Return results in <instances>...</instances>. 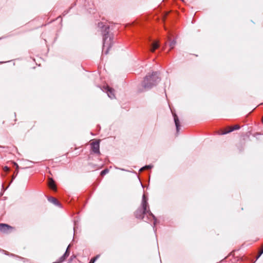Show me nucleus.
<instances>
[{
    "mask_svg": "<svg viewBox=\"0 0 263 263\" xmlns=\"http://www.w3.org/2000/svg\"><path fill=\"white\" fill-rule=\"evenodd\" d=\"M98 27L100 29V31H101L103 35V52H104L105 44L108 38L109 27L108 25H105L103 23L100 22L98 23Z\"/></svg>",
    "mask_w": 263,
    "mask_h": 263,
    "instance_id": "7ed1b4c3",
    "label": "nucleus"
},
{
    "mask_svg": "<svg viewBox=\"0 0 263 263\" xmlns=\"http://www.w3.org/2000/svg\"><path fill=\"white\" fill-rule=\"evenodd\" d=\"M160 81V78L157 72H153L151 74H147L141 84L142 88L139 91L142 92L152 88L157 85Z\"/></svg>",
    "mask_w": 263,
    "mask_h": 263,
    "instance_id": "f03ea898",
    "label": "nucleus"
},
{
    "mask_svg": "<svg viewBox=\"0 0 263 263\" xmlns=\"http://www.w3.org/2000/svg\"><path fill=\"white\" fill-rule=\"evenodd\" d=\"M48 186H49L50 188H51L53 191L57 190V186L55 184V182L53 180V179L51 178H49Z\"/></svg>",
    "mask_w": 263,
    "mask_h": 263,
    "instance_id": "6e6552de",
    "label": "nucleus"
},
{
    "mask_svg": "<svg viewBox=\"0 0 263 263\" xmlns=\"http://www.w3.org/2000/svg\"><path fill=\"white\" fill-rule=\"evenodd\" d=\"M3 170L5 172H7L9 171V168L7 166H5L3 168Z\"/></svg>",
    "mask_w": 263,
    "mask_h": 263,
    "instance_id": "6ab92c4d",
    "label": "nucleus"
},
{
    "mask_svg": "<svg viewBox=\"0 0 263 263\" xmlns=\"http://www.w3.org/2000/svg\"><path fill=\"white\" fill-rule=\"evenodd\" d=\"M240 128L239 125L236 124L234 125L233 126H229L228 127L224 132L222 133V135L227 134L229 133H231L235 130H237Z\"/></svg>",
    "mask_w": 263,
    "mask_h": 263,
    "instance_id": "423d86ee",
    "label": "nucleus"
},
{
    "mask_svg": "<svg viewBox=\"0 0 263 263\" xmlns=\"http://www.w3.org/2000/svg\"><path fill=\"white\" fill-rule=\"evenodd\" d=\"M173 114L174 122H175V125L176 127L177 132H178L179 130V128H180L179 120L178 117H177V116L176 114L174 113Z\"/></svg>",
    "mask_w": 263,
    "mask_h": 263,
    "instance_id": "1a4fd4ad",
    "label": "nucleus"
},
{
    "mask_svg": "<svg viewBox=\"0 0 263 263\" xmlns=\"http://www.w3.org/2000/svg\"><path fill=\"white\" fill-rule=\"evenodd\" d=\"M103 91H105L110 99H114L115 98V90L114 89L109 87L108 86L103 87Z\"/></svg>",
    "mask_w": 263,
    "mask_h": 263,
    "instance_id": "39448f33",
    "label": "nucleus"
},
{
    "mask_svg": "<svg viewBox=\"0 0 263 263\" xmlns=\"http://www.w3.org/2000/svg\"><path fill=\"white\" fill-rule=\"evenodd\" d=\"M48 200L49 201H50V202H52V203H53L54 204H55L56 205H60V203L57 200V199L56 198H55L54 197H49L48 198Z\"/></svg>",
    "mask_w": 263,
    "mask_h": 263,
    "instance_id": "9b49d317",
    "label": "nucleus"
},
{
    "mask_svg": "<svg viewBox=\"0 0 263 263\" xmlns=\"http://www.w3.org/2000/svg\"><path fill=\"white\" fill-rule=\"evenodd\" d=\"M108 53V49L105 51V54H107Z\"/></svg>",
    "mask_w": 263,
    "mask_h": 263,
    "instance_id": "aec40b11",
    "label": "nucleus"
},
{
    "mask_svg": "<svg viewBox=\"0 0 263 263\" xmlns=\"http://www.w3.org/2000/svg\"><path fill=\"white\" fill-rule=\"evenodd\" d=\"M69 246L68 247L66 252H65V253L63 254L66 258L69 256V252L68 251V249H69Z\"/></svg>",
    "mask_w": 263,
    "mask_h": 263,
    "instance_id": "dca6fc26",
    "label": "nucleus"
},
{
    "mask_svg": "<svg viewBox=\"0 0 263 263\" xmlns=\"http://www.w3.org/2000/svg\"><path fill=\"white\" fill-rule=\"evenodd\" d=\"M109 172V170L107 169V168H106L104 170H103L101 172V176H104L105 175V174H106L107 173H108Z\"/></svg>",
    "mask_w": 263,
    "mask_h": 263,
    "instance_id": "4468645a",
    "label": "nucleus"
},
{
    "mask_svg": "<svg viewBox=\"0 0 263 263\" xmlns=\"http://www.w3.org/2000/svg\"><path fill=\"white\" fill-rule=\"evenodd\" d=\"M89 263H94V262L90 260V262Z\"/></svg>",
    "mask_w": 263,
    "mask_h": 263,
    "instance_id": "412c9836",
    "label": "nucleus"
},
{
    "mask_svg": "<svg viewBox=\"0 0 263 263\" xmlns=\"http://www.w3.org/2000/svg\"><path fill=\"white\" fill-rule=\"evenodd\" d=\"M151 167H152V166L151 165H146L144 167H142L140 170V171H142L145 169H149V168H151Z\"/></svg>",
    "mask_w": 263,
    "mask_h": 263,
    "instance_id": "2eb2a0df",
    "label": "nucleus"
},
{
    "mask_svg": "<svg viewBox=\"0 0 263 263\" xmlns=\"http://www.w3.org/2000/svg\"><path fill=\"white\" fill-rule=\"evenodd\" d=\"M176 44V41L175 40L170 41V47L171 49H173Z\"/></svg>",
    "mask_w": 263,
    "mask_h": 263,
    "instance_id": "f8f14e48",
    "label": "nucleus"
},
{
    "mask_svg": "<svg viewBox=\"0 0 263 263\" xmlns=\"http://www.w3.org/2000/svg\"><path fill=\"white\" fill-rule=\"evenodd\" d=\"M152 48L151 49V51L154 52L155 50L157 49L159 46V43L158 41H155L153 42L152 45Z\"/></svg>",
    "mask_w": 263,
    "mask_h": 263,
    "instance_id": "9d476101",
    "label": "nucleus"
},
{
    "mask_svg": "<svg viewBox=\"0 0 263 263\" xmlns=\"http://www.w3.org/2000/svg\"><path fill=\"white\" fill-rule=\"evenodd\" d=\"M91 149L92 152L96 154L100 155V141L97 140L92 142L90 144Z\"/></svg>",
    "mask_w": 263,
    "mask_h": 263,
    "instance_id": "20e7f679",
    "label": "nucleus"
},
{
    "mask_svg": "<svg viewBox=\"0 0 263 263\" xmlns=\"http://www.w3.org/2000/svg\"><path fill=\"white\" fill-rule=\"evenodd\" d=\"M66 258V257L63 255L59 258V260L57 262H55V263H61L63 261H64Z\"/></svg>",
    "mask_w": 263,
    "mask_h": 263,
    "instance_id": "ddd939ff",
    "label": "nucleus"
},
{
    "mask_svg": "<svg viewBox=\"0 0 263 263\" xmlns=\"http://www.w3.org/2000/svg\"><path fill=\"white\" fill-rule=\"evenodd\" d=\"M12 229V227L7 224H4V223L0 224V230L4 232H6L8 231H9L10 229Z\"/></svg>",
    "mask_w": 263,
    "mask_h": 263,
    "instance_id": "0eeeda50",
    "label": "nucleus"
},
{
    "mask_svg": "<svg viewBox=\"0 0 263 263\" xmlns=\"http://www.w3.org/2000/svg\"><path fill=\"white\" fill-rule=\"evenodd\" d=\"M99 256H96V257H93L91 259V261H92L93 262L96 261V260L98 259Z\"/></svg>",
    "mask_w": 263,
    "mask_h": 263,
    "instance_id": "a211bd4d",
    "label": "nucleus"
},
{
    "mask_svg": "<svg viewBox=\"0 0 263 263\" xmlns=\"http://www.w3.org/2000/svg\"><path fill=\"white\" fill-rule=\"evenodd\" d=\"M146 215V220H151L152 219L154 220V227L156 224L157 219L153 214L151 212L148 203L147 202V199L145 195L144 194L142 197V202L141 207L139 208L135 212V216L136 218L140 219H144V215Z\"/></svg>",
    "mask_w": 263,
    "mask_h": 263,
    "instance_id": "f257e3e1",
    "label": "nucleus"
},
{
    "mask_svg": "<svg viewBox=\"0 0 263 263\" xmlns=\"http://www.w3.org/2000/svg\"><path fill=\"white\" fill-rule=\"evenodd\" d=\"M263 253V246L262 247V248L261 249V250L259 251V253H258V256H257V259L261 255V254Z\"/></svg>",
    "mask_w": 263,
    "mask_h": 263,
    "instance_id": "f3484780",
    "label": "nucleus"
}]
</instances>
